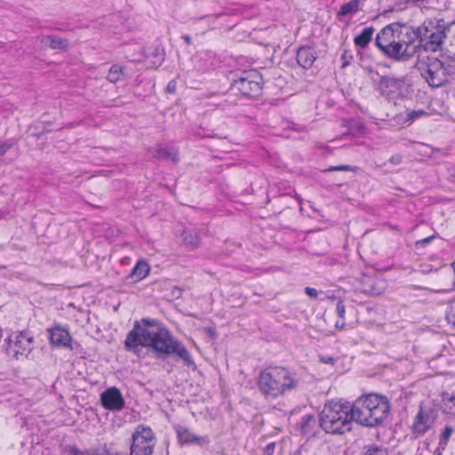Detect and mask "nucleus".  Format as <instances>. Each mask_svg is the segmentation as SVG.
I'll return each mask as SVG.
<instances>
[{
    "label": "nucleus",
    "instance_id": "f257e3e1",
    "mask_svg": "<svg viewBox=\"0 0 455 455\" xmlns=\"http://www.w3.org/2000/svg\"><path fill=\"white\" fill-rule=\"evenodd\" d=\"M124 346L127 350L137 353L139 347L149 348L155 356L165 360L175 356L187 366L195 365L194 360L186 347L158 320L142 318L134 323L133 328L126 336Z\"/></svg>",
    "mask_w": 455,
    "mask_h": 455
},
{
    "label": "nucleus",
    "instance_id": "f03ea898",
    "mask_svg": "<svg viewBox=\"0 0 455 455\" xmlns=\"http://www.w3.org/2000/svg\"><path fill=\"white\" fill-rule=\"evenodd\" d=\"M391 410L387 396L370 393L358 397L351 406L352 418L359 425L370 428L383 426Z\"/></svg>",
    "mask_w": 455,
    "mask_h": 455
},
{
    "label": "nucleus",
    "instance_id": "7ed1b4c3",
    "mask_svg": "<svg viewBox=\"0 0 455 455\" xmlns=\"http://www.w3.org/2000/svg\"><path fill=\"white\" fill-rule=\"evenodd\" d=\"M298 374L285 367H267L258 377V387L265 397L277 398L299 387Z\"/></svg>",
    "mask_w": 455,
    "mask_h": 455
},
{
    "label": "nucleus",
    "instance_id": "20e7f679",
    "mask_svg": "<svg viewBox=\"0 0 455 455\" xmlns=\"http://www.w3.org/2000/svg\"><path fill=\"white\" fill-rule=\"evenodd\" d=\"M351 406L349 403H326L319 415L320 427L327 434L343 435L352 429Z\"/></svg>",
    "mask_w": 455,
    "mask_h": 455
},
{
    "label": "nucleus",
    "instance_id": "39448f33",
    "mask_svg": "<svg viewBox=\"0 0 455 455\" xmlns=\"http://www.w3.org/2000/svg\"><path fill=\"white\" fill-rule=\"evenodd\" d=\"M228 80L230 90L239 92L243 97L258 98L262 93L263 76L255 69L231 71Z\"/></svg>",
    "mask_w": 455,
    "mask_h": 455
},
{
    "label": "nucleus",
    "instance_id": "423d86ee",
    "mask_svg": "<svg viewBox=\"0 0 455 455\" xmlns=\"http://www.w3.org/2000/svg\"><path fill=\"white\" fill-rule=\"evenodd\" d=\"M415 68L430 87L438 88L446 84V78L442 70V61L438 58L427 56L419 59Z\"/></svg>",
    "mask_w": 455,
    "mask_h": 455
},
{
    "label": "nucleus",
    "instance_id": "0eeeda50",
    "mask_svg": "<svg viewBox=\"0 0 455 455\" xmlns=\"http://www.w3.org/2000/svg\"><path fill=\"white\" fill-rule=\"evenodd\" d=\"M446 37L444 29L436 28L435 30H433L427 27H421L420 49L433 52L440 51L443 52V56L455 60V52H451L444 47L446 44Z\"/></svg>",
    "mask_w": 455,
    "mask_h": 455
},
{
    "label": "nucleus",
    "instance_id": "6e6552de",
    "mask_svg": "<svg viewBox=\"0 0 455 455\" xmlns=\"http://www.w3.org/2000/svg\"><path fill=\"white\" fill-rule=\"evenodd\" d=\"M376 84L379 93L390 100L406 98L411 93V86L405 77L383 76Z\"/></svg>",
    "mask_w": 455,
    "mask_h": 455
},
{
    "label": "nucleus",
    "instance_id": "1a4fd4ad",
    "mask_svg": "<svg viewBox=\"0 0 455 455\" xmlns=\"http://www.w3.org/2000/svg\"><path fill=\"white\" fill-rule=\"evenodd\" d=\"M155 443L151 428L139 425L132 435L130 455H152Z\"/></svg>",
    "mask_w": 455,
    "mask_h": 455
},
{
    "label": "nucleus",
    "instance_id": "9d476101",
    "mask_svg": "<svg viewBox=\"0 0 455 455\" xmlns=\"http://www.w3.org/2000/svg\"><path fill=\"white\" fill-rule=\"evenodd\" d=\"M6 354L19 359V355L30 353L33 349L34 338L26 331L11 334L6 339Z\"/></svg>",
    "mask_w": 455,
    "mask_h": 455
},
{
    "label": "nucleus",
    "instance_id": "9b49d317",
    "mask_svg": "<svg viewBox=\"0 0 455 455\" xmlns=\"http://www.w3.org/2000/svg\"><path fill=\"white\" fill-rule=\"evenodd\" d=\"M438 411L433 406L419 405L412 424V433L416 437L425 435L434 425Z\"/></svg>",
    "mask_w": 455,
    "mask_h": 455
},
{
    "label": "nucleus",
    "instance_id": "f8f14e48",
    "mask_svg": "<svg viewBox=\"0 0 455 455\" xmlns=\"http://www.w3.org/2000/svg\"><path fill=\"white\" fill-rule=\"evenodd\" d=\"M420 39L421 27L413 28L399 22L397 40H401L405 47L411 48L414 54L420 50Z\"/></svg>",
    "mask_w": 455,
    "mask_h": 455
},
{
    "label": "nucleus",
    "instance_id": "ddd939ff",
    "mask_svg": "<svg viewBox=\"0 0 455 455\" xmlns=\"http://www.w3.org/2000/svg\"><path fill=\"white\" fill-rule=\"evenodd\" d=\"M380 52L387 59L394 62H406L415 55L411 48L405 47L401 43V40H397V42L380 50Z\"/></svg>",
    "mask_w": 455,
    "mask_h": 455
},
{
    "label": "nucleus",
    "instance_id": "4468645a",
    "mask_svg": "<svg viewBox=\"0 0 455 455\" xmlns=\"http://www.w3.org/2000/svg\"><path fill=\"white\" fill-rule=\"evenodd\" d=\"M101 405L112 411H119L124 408L125 402L121 391L116 387H108L100 394Z\"/></svg>",
    "mask_w": 455,
    "mask_h": 455
},
{
    "label": "nucleus",
    "instance_id": "2eb2a0df",
    "mask_svg": "<svg viewBox=\"0 0 455 455\" xmlns=\"http://www.w3.org/2000/svg\"><path fill=\"white\" fill-rule=\"evenodd\" d=\"M399 22L385 26L375 37V45L380 51L391 44L397 42Z\"/></svg>",
    "mask_w": 455,
    "mask_h": 455
},
{
    "label": "nucleus",
    "instance_id": "dca6fc26",
    "mask_svg": "<svg viewBox=\"0 0 455 455\" xmlns=\"http://www.w3.org/2000/svg\"><path fill=\"white\" fill-rule=\"evenodd\" d=\"M50 341L52 345L73 349L71 345L72 338L68 330L60 326H55L49 330Z\"/></svg>",
    "mask_w": 455,
    "mask_h": 455
},
{
    "label": "nucleus",
    "instance_id": "f3484780",
    "mask_svg": "<svg viewBox=\"0 0 455 455\" xmlns=\"http://www.w3.org/2000/svg\"><path fill=\"white\" fill-rule=\"evenodd\" d=\"M317 55L315 50L308 45L300 46L297 50L296 60L299 67L304 69L310 68L316 60Z\"/></svg>",
    "mask_w": 455,
    "mask_h": 455
},
{
    "label": "nucleus",
    "instance_id": "a211bd4d",
    "mask_svg": "<svg viewBox=\"0 0 455 455\" xmlns=\"http://www.w3.org/2000/svg\"><path fill=\"white\" fill-rule=\"evenodd\" d=\"M319 419L311 414H306L301 417L299 429L302 435L307 438L315 436L319 430Z\"/></svg>",
    "mask_w": 455,
    "mask_h": 455
},
{
    "label": "nucleus",
    "instance_id": "6ab92c4d",
    "mask_svg": "<svg viewBox=\"0 0 455 455\" xmlns=\"http://www.w3.org/2000/svg\"><path fill=\"white\" fill-rule=\"evenodd\" d=\"M42 47H49L52 50L67 51L69 46V42L66 38H61L55 35L40 36L37 37Z\"/></svg>",
    "mask_w": 455,
    "mask_h": 455
},
{
    "label": "nucleus",
    "instance_id": "aec40b11",
    "mask_svg": "<svg viewBox=\"0 0 455 455\" xmlns=\"http://www.w3.org/2000/svg\"><path fill=\"white\" fill-rule=\"evenodd\" d=\"M150 267L145 260H139L133 267L126 281L129 283H137L145 278L149 273Z\"/></svg>",
    "mask_w": 455,
    "mask_h": 455
},
{
    "label": "nucleus",
    "instance_id": "412c9836",
    "mask_svg": "<svg viewBox=\"0 0 455 455\" xmlns=\"http://www.w3.org/2000/svg\"><path fill=\"white\" fill-rule=\"evenodd\" d=\"M440 407L444 414L455 417V394L443 392Z\"/></svg>",
    "mask_w": 455,
    "mask_h": 455
},
{
    "label": "nucleus",
    "instance_id": "4be33fe9",
    "mask_svg": "<svg viewBox=\"0 0 455 455\" xmlns=\"http://www.w3.org/2000/svg\"><path fill=\"white\" fill-rule=\"evenodd\" d=\"M374 28L373 27H366L364 28L362 32L356 36L354 39V43L356 47H359L361 49H364L368 46L370 42L372 40V36L374 34Z\"/></svg>",
    "mask_w": 455,
    "mask_h": 455
},
{
    "label": "nucleus",
    "instance_id": "5701e85b",
    "mask_svg": "<svg viewBox=\"0 0 455 455\" xmlns=\"http://www.w3.org/2000/svg\"><path fill=\"white\" fill-rule=\"evenodd\" d=\"M177 436L180 441V443L184 444H190V443H198L201 444V438L199 436H196L192 432L189 431L187 427H180L177 429Z\"/></svg>",
    "mask_w": 455,
    "mask_h": 455
},
{
    "label": "nucleus",
    "instance_id": "b1692460",
    "mask_svg": "<svg viewBox=\"0 0 455 455\" xmlns=\"http://www.w3.org/2000/svg\"><path fill=\"white\" fill-rule=\"evenodd\" d=\"M145 56L152 58V63L156 66H160L164 60V52L160 45L147 47L145 49Z\"/></svg>",
    "mask_w": 455,
    "mask_h": 455
},
{
    "label": "nucleus",
    "instance_id": "393cba45",
    "mask_svg": "<svg viewBox=\"0 0 455 455\" xmlns=\"http://www.w3.org/2000/svg\"><path fill=\"white\" fill-rule=\"evenodd\" d=\"M154 156L163 159H170L173 163L179 162V154L177 150L171 148H164L160 145L156 148Z\"/></svg>",
    "mask_w": 455,
    "mask_h": 455
},
{
    "label": "nucleus",
    "instance_id": "a878e982",
    "mask_svg": "<svg viewBox=\"0 0 455 455\" xmlns=\"http://www.w3.org/2000/svg\"><path fill=\"white\" fill-rule=\"evenodd\" d=\"M126 68L119 64H114L109 68L108 74L107 76V79L110 83H116L118 81H121L124 79L126 76Z\"/></svg>",
    "mask_w": 455,
    "mask_h": 455
},
{
    "label": "nucleus",
    "instance_id": "bb28decb",
    "mask_svg": "<svg viewBox=\"0 0 455 455\" xmlns=\"http://www.w3.org/2000/svg\"><path fill=\"white\" fill-rule=\"evenodd\" d=\"M360 2L361 0H351L342 4L339 11L338 12L339 19L349 14L356 13L359 10Z\"/></svg>",
    "mask_w": 455,
    "mask_h": 455
},
{
    "label": "nucleus",
    "instance_id": "cd10ccee",
    "mask_svg": "<svg viewBox=\"0 0 455 455\" xmlns=\"http://www.w3.org/2000/svg\"><path fill=\"white\" fill-rule=\"evenodd\" d=\"M182 240L186 244L196 247L200 242V236L196 229L187 228L182 233Z\"/></svg>",
    "mask_w": 455,
    "mask_h": 455
},
{
    "label": "nucleus",
    "instance_id": "c85d7f7f",
    "mask_svg": "<svg viewBox=\"0 0 455 455\" xmlns=\"http://www.w3.org/2000/svg\"><path fill=\"white\" fill-rule=\"evenodd\" d=\"M453 433V428L451 426H445L443 428L439 440V446L435 451V454L441 455V450H444L451 434Z\"/></svg>",
    "mask_w": 455,
    "mask_h": 455
},
{
    "label": "nucleus",
    "instance_id": "c756f323",
    "mask_svg": "<svg viewBox=\"0 0 455 455\" xmlns=\"http://www.w3.org/2000/svg\"><path fill=\"white\" fill-rule=\"evenodd\" d=\"M363 455H389L387 448L375 444L364 447Z\"/></svg>",
    "mask_w": 455,
    "mask_h": 455
},
{
    "label": "nucleus",
    "instance_id": "7c9ffc66",
    "mask_svg": "<svg viewBox=\"0 0 455 455\" xmlns=\"http://www.w3.org/2000/svg\"><path fill=\"white\" fill-rule=\"evenodd\" d=\"M427 113L422 109H417V110H406L405 112V122H413L414 120L427 116Z\"/></svg>",
    "mask_w": 455,
    "mask_h": 455
},
{
    "label": "nucleus",
    "instance_id": "2f4dec72",
    "mask_svg": "<svg viewBox=\"0 0 455 455\" xmlns=\"http://www.w3.org/2000/svg\"><path fill=\"white\" fill-rule=\"evenodd\" d=\"M339 171L356 172L358 171V167L348 165V164H341V165L330 166L329 168L325 169L323 172H339Z\"/></svg>",
    "mask_w": 455,
    "mask_h": 455
},
{
    "label": "nucleus",
    "instance_id": "473e14b6",
    "mask_svg": "<svg viewBox=\"0 0 455 455\" xmlns=\"http://www.w3.org/2000/svg\"><path fill=\"white\" fill-rule=\"evenodd\" d=\"M446 319L450 323L455 326V299L449 304L446 311Z\"/></svg>",
    "mask_w": 455,
    "mask_h": 455
},
{
    "label": "nucleus",
    "instance_id": "72a5a7b5",
    "mask_svg": "<svg viewBox=\"0 0 455 455\" xmlns=\"http://www.w3.org/2000/svg\"><path fill=\"white\" fill-rule=\"evenodd\" d=\"M442 70L443 71V75L446 78V83H448L449 79L455 75V65L454 64H445L442 61Z\"/></svg>",
    "mask_w": 455,
    "mask_h": 455
},
{
    "label": "nucleus",
    "instance_id": "f704fd0d",
    "mask_svg": "<svg viewBox=\"0 0 455 455\" xmlns=\"http://www.w3.org/2000/svg\"><path fill=\"white\" fill-rule=\"evenodd\" d=\"M87 455H118V453H116V454L110 453L107 445L104 444V446H102V447L92 449V450L89 451Z\"/></svg>",
    "mask_w": 455,
    "mask_h": 455
},
{
    "label": "nucleus",
    "instance_id": "c9c22d12",
    "mask_svg": "<svg viewBox=\"0 0 455 455\" xmlns=\"http://www.w3.org/2000/svg\"><path fill=\"white\" fill-rule=\"evenodd\" d=\"M341 60H342V68H345V67L350 65V63L353 60V55H352L351 52L348 50H344L343 53L341 54Z\"/></svg>",
    "mask_w": 455,
    "mask_h": 455
},
{
    "label": "nucleus",
    "instance_id": "e433bc0d",
    "mask_svg": "<svg viewBox=\"0 0 455 455\" xmlns=\"http://www.w3.org/2000/svg\"><path fill=\"white\" fill-rule=\"evenodd\" d=\"M12 147V143L9 140H0V156L5 155Z\"/></svg>",
    "mask_w": 455,
    "mask_h": 455
},
{
    "label": "nucleus",
    "instance_id": "4c0bfd02",
    "mask_svg": "<svg viewBox=\"0 0 455 455\" xmlns=\"http://www.w3.org/2000/svg\"><path fill=\"white\" fill-rule=\"evenodd\" d=\"M336 311L340 319H345L346 307L341 299H339Z\"/></svg>",
    "mask_w": 455,
    "mask_h": 455
},
{
    "label": "nucleus",
    "instance_id": "58836bf2",
    "mask_svg": "<svg viewBox=\"0 0 455 455\" xmlns=\"http://www.w3.org/2000/svg\"><path fill=\"white\" fill-rule=\"evenodd\" d=\"M363 292L368 293L370 295H379L381 293V289L376 287L375 284H371L369 288H365Z\"/></svg>",
    "mask_w": 455,
    "mask_h": 455
},
{
    "label": "nucleus",
    "instance_id": "ea45409f",
    "mask_svg": "<svg viewBox=\"0 0 455 455\" xmlns=\"http://www.w3.org/2000/svg\"><path fill=\"white\" fill-rule=\"evenodd\" d=\"M275 445L276 443L275 442L268 443L264 448L262 455H273L275 449Z\"/></svg>",
    "mask_w": 455,
    "mask_h": 455
},
{
    "label": "nucleus",
    "instance_id": "a19ab883",
    "mask_svg": "<svg viewBox=\"0 0 455 455\" xmlns=\"http://www.w3.org/2000/svg\"><path fill=\"white\" fill-rule=\"evenodd\" d=\"M445 274L447 275H452L453 276V281H452V289L455 290V261L451 264V268H448L446 271H445Z\"/></svg>",
    "mask_w": 455,
    "mask_h": 455
},
{
    "label": "nucleus",
    "instance_id": "79ce46f5",
    "mask_svg": "<svg viewBox=\"0 0 455 455\" xmlns=\"http://www.w3.org/2000/svg\"><path fill=\"white\" fill-rule=\"evenodd\" d=\"M402 160H403V157L401 155L399 154H396V155H394L392 156L390 158H389V162L391 164H393L394 165H398L402 163Z\"/></svg>",
    "mask_w": 455,
    "mask_h": 455
},
{
    "label": "nucleus",
    "instance_id": "37998d69",
    "mask_svg": "<svg viewBox=\"0 0 455 455\" xmlns=\"http://www.w3.org/2000/svg\"><path fill=\"white\" fill-rule=\"evenodd\" d=\"M305 293L313 299L317 298V295H318L317 291L315 288H311V287H306Z\"/></svg>",
    "mask_w": 455,
    "mask_h": 455
},
{
    "label": "nucleus",
    "instance_id": "c03bdc74",
    "mask_svg": "<svg viewBox=\"0 0 455 455\" xmlns=\"http://www.w3.org/2000/svg\"><path fill=\"white\" fill-rule=\"evenodd\" d=\"M166 91L169 93H174L176 92V82L174 80H171L166 87Z\"/></svg>",
    "mask_w": 455,
    "mask_h": 455
},
{
    "label": "nucleus",
    "instance_id": "a18cd8bd",
    "mask_svg": "<svg viewBox=\"0 0 455 455\" xmlns=\"http://www.w3.org/2000/svg\"><path fill=\"white\" fill-rule=\"evenodd\" d=\"M435 238V236H428V237H426L420 241H418L417 242V245H422V246H426L427 244H428L433 239Z\"/></svg>",
    "mask_w": 455,
    "mask_h": 455
},
{
    "label": "nucleus",
    "instance_id": "49530a36",
    "mask_svg": "<svg viewBox=\"0 0 455 455\" xmlns=\"http://www.w3.org/2000/svg\"><path fill=\"white\" fill-rule=\"evenodd\" d=\"M182 294V291L180 288L179 287H173L172 290V296L175 299H179L180 298Z\"/></svg>",
    "mask_w": 455,
    "mask_h": 455
},
{
    "label": "nucleus",
    "instance_id": "de8ad7c7",
    "mask_svg": "<svg viewBox=\"0 0 455 455\" xmlns=\"http://www.w3.org/2000/svg\"><path fill=\"white\" fill-rule=\"evenodd\" d=\"M204 331H205V332H206V333H207V334H208V335H209L212 339H216V337H217V332H216V331H215L213 328H212V327H206V328H204Z\"/></svg>",
    "mask_w": 455,
    "mask_h": 455
},
{
    "label": "nucleus",
    "instance_id": "09e8293b",
    "mask_svg": "<svg viewBox=\"0 0 455 455\" xmlns=\"http://www.w3.org/2000/svg\"><path fill=\"white\" fill-rule=\"evenodd\" d=\"M69 452L72 455H84V451H81L78 448H76L75 446H71L69 448Z\"/></svg>",
    "mask_w": 455,
    "mask_h": 455
},
{
    "label": "nucleus",
    "instance_id": "8fccbe9b",
    "mask_svg": "<svg viewBox=\"0 0 455 455\" xmlns=\"http://www.w3.org/2000/svg\"><path fill=\"white\" fill-rule=\"evenodd\" d=\"M321 362L324 363H329V364H333L335 360L333 357L331 356H321Z\"/></svg>",
    "mask_w": 455,
    "mask_h": 455
},
{
    "label": "nucleus",
    "instance_id": "3c124183",
    "mask_svg": "<svg viewBox=\"0 0 455 455\" xmlns=\"http://www.w3.org/2000/svg\"><path fill=\"white\" fill-rule=\"evenodd\" d=\"M345 325H346L345 319L338 320L335 324L336 328L339 329V330L343 329L345 327Z\"/></svg>",
    "mask_w": 455,
    "mask_h": 455
},
{
    "label": "nucleus",
    "instance_id": "603ef678",
    "mask_svg": "<svg viewBox=\"0 0 455 455\" xmlns=\"http://www.w3.org/2000/svg\"><path fill=\"white\" fill-rule=\"evenodd\" d=\"M181 38L187 43L188 45L191 44V37L188 35H183Z\"/></svg>",
    "mask_w": 455,
    "mask_h": 455
},
{
    "label": "nucleus",
    "instance_id": "864d4df0",
    "mask_svg": "<svg viewBox=\"0 0 455 455\" xmlns=\"http://www.w3.org/2000/svg\"><path fill=\"white\" fill-rule=\"evenodd\" d=\"M206 18H209L208 15H205V16H203V17H200V18H196V20H204Z\"/></svg>",
    "mask_w": 455,
    "mask_h": 455
},
{
    "label": "nucleus",
    "instance_id": "5fc2aeb1",
    "mask_svg": "<svg viewBox=\"0 0 455 455\" xmlns=\"http://www.w3.org/2000/svg\"><path fill=\"white\" fill-rule=\"evenodd\" d=\"M451 176H452V178L455 180V168H454L453 172L451 173Z\"/></svg>",
    "mask_w": 455,
    "mask_h": 455
},
{
    "label": "nucleus",
    "instance_id": "6e6d98bb",
    "mask_svg": "<svg viewBox=\"0 0 455 455\" xmlns=\"http://www.w3.org/2000/svg\"><path fill=\"white\" fill-rule=\"evenodd\" d=\"M2 335H3V331H2V329L0 328V339L2 338Z\"/></svg>",
    "mask_w": 455,
    "mask_h": 455
},
{
    "label": "nucleus",
    "instance_id": "4d7b16f0",
    "mask_svg": "<svg viewBox=\"0 0 455 455\" xmlns=\"http://www.w3.org/2000/svg\"><path fill=\"white\" fill-rule=\"evenodd\" d=\"M282 196H288V194H283Z\"/></svg>",
    "mask_w": 455,
    "mask_h": 455
}]
</instances>
